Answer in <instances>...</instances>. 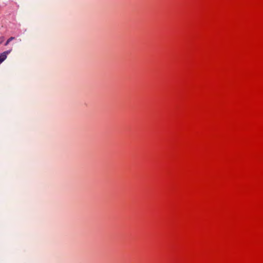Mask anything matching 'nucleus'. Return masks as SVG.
I'll return each instance as SVG.
<instances>
[{
  "label": "nucleus",
  "mask_w": 263,
  "mask_h": 263,
  "mask_svg": "<svg viewBox=\"0 0 263 263\" xmlns=\"http://www.w3.org/2000/svg\"><path fill=\"white\" fill-rule=\"evenodd\" d=\"M5 55H3L2 53L0 54V64L5 60L6 59Z\"/></svg>",
  "instance_id": "obj_1"
},
{
  "label": "nucleus",
  "mask_w": 263,
  "mask_h": 263,
  "mask_svg": "<svg viewBox=\"0 0 263 263\" xmlns=\"http://www.w3.org/2000/svg\"><path fill=\"white\" fill-rule=\"evenodd\" d=\"M14 39V37H10L6 42L5 45L7 46L11 41L13 40Z\"/></svg>",
  "instance_id": "obj_2"
},
{
  "label": "nucleus",
  "mask_w": 263,
  "mask_h": 263,
  "mask_svg": "<svg viewBox=\"0 0 263 263\" xmlns=\"http://www.w3.org/2000/svg\"><path fill=\"white\" fill-rule=\"evenodd\" d=\"M10 52H11V50H8V51H5V52H3L2 54L3 55H5L6 58H7V55H8L9 53H10Z\"/></svg>",
  "instance_id": "obj_3"
},
{
  "label": "nucleus",
  "mask_w": 263,
  "mask_h": 263,
  "mask_svg": "<svg viewBox=\"0 0 263 263\" xmlns=\"http://www.w3.org/2000/svg\"><path fill=\"white\" fill-rule=\"evenodd\" d=\"M10 52H11V50H8V51H5V52H3L2 54L3 55H5L6 58H7V55H8L9 53H10Z\"/></svg>",
  "instance_id": "obj_4"
},
{
  "label": "nucleus",
  "mask_w": 263,
  "mask_h": 263,
  "mask_svg": "<svg viewBox=\"0 0 263 263\" xmlns=\"http://www.w3.org/2000/svg\"><path fill=\"white\" fill-rule=\"evenodd\" d=\"M4 41V37L3 36L0 37V44L3 42Z\"/></svg>",
  "instance_id": "obj_5"
}]
</instances>
